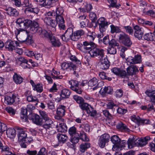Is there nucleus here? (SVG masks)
<instances>
[{"label": "nucleus", "instance_id": "1", "mask_svg": "<svg viewBox=\"0 0 155 155\" xmlns=\"http://www.w3.org/2000/svg\"><path fill=\"white\" fill-rule=\"evenodd\" d=\"M16 22L19 27L21 28L19 29H16L15 30V33L17 38L18 37L19 39H18V40L20 42H25L28 44H31L32 41L31 38L30 37L28 36L26 31L24 34L22 33H21V35L23 34V35L21 38V36L20 34L21 32L25 31V28L30 25L32 21L28 19H25L23 18H19L17 19Z\"/></svg>", "mask_w": 155, "mask_h": 155}, {"label": "nucleus", "instance_id": "2", "mask_svg": "<svg viewBox=\"0 0 155 155\" xmlns=\"http://www.w3.org/2000/svg\"><path fill=\"white\" fill-rule=\"evenodd\" d=\"M119 41L126 46L129 47L132 44L130 37L124 33L123 32L119 35Z\"/></svg>", "mask_w": 155, "mask_h": 155}, {"label": "nucleus", "instance_id": "3", "mask_svg": "<svg viewBox=\"0 0 155 155\" xmlns=\"http://www.w3.org/2000/svg\"><path fill=\"white\" fill-rule=\"evenodd\" d=\"M80 107L82 110H85L91 116H94L96 114V110H94L93 108L87 103L84 102Z\"/></svg>", "mask_w": 155, "mask_h": 155}, {"label": "nucleus", "instance_id": "4", "mask_svg": "<svg viewBox=\"0 0 155 155\" xmlns=\"http://www.w3.org/2000/svg\"><path fill=\"white\" fill-rule=\"evenodd\" d=\"M141 61V56L138 54L135 55L134 57L129 56L127 59V62L129 65L140 63Z\"/></svg>", "mask_w": 155, "mask_h": 155}, {"label": "nucleus", "instance_id": "5", "mask_svg": "<svg viewBox=\"0 0 155 155\" xmlns=\"http://www.w3.org/2000/svg\"><path fill=\"white\" fill-rule=\"evenodd\" d=\"M69 83L71 85L70 87L71 89L75 91L78 94H81L82 91L80 89H79V84L78 81L71 80L69 81Z\"/></svg>", "mask_w": 155, "mask_h": 155}, {"label": "nucleus", "instance_id": "6", "mask_svg": "<svg viewBox=\"0 0 155 155\" xmlns=\"http://www.w3.org/2000/svg\"><path fill=\"white\" fill-rule=\"evenodd\" d=\"M5 102L8 104L11 105L15 102H18L19 98L15 94H12L10 96H6L5 97Z\"/></svg>", "mask_w": 155, "mask_h": 155}, {"label": "nucleus", "instance_id": "7", "mask_svg": "<svg viewBox=\"0 0 155 155\" xmlns=\"http://www.w3.org/2000/svg\"><path fill=\"white\" fill-rule=\"evenodd\" d=\"M38 32L37 34L42 38H50L51 37L53 36L51 31H48L45 29H42V28H40L38 30Z\"/></svg>", "mask_w": 155, "mask_h": 155}, {"label": "nucleus", "instance_id": "8", "mask_svg": "<svg viewBox=\"0 0 155 155\" xmlns=\"http://www.w3.org/2000/svg\"><path fill=\"white\" fill-rule=\"evenodd\" d=\"M89 53L93 57L100 56H104V50L102 49H100L97 48H93L89 51Z\"/></svg>", "mask_w": 155, "mask_h": 155}, {"label": "nucleus", "instance_id": "9", "mask_svg": "<svg viewBox=\"0 0 155 155\" xmlns=\"http://www.w3.org/2000/svg\"><path fill=\"white\" fill-rule=\"evenodd\" d=\"M31 27L30 28V31L32 33H37L38 32V30L41 27H39L38 20H35L32 21L31 24Z\"/></svg>", "mask_w": 155, "mask_h": 155}, {"label": "nucleus", "instance_id": "10", "mask_svg": "<svg viewBox=\"0 0 155 155\" xmlns=\"http://www.w3.org/2000/svg\"><path fill=\"white\" fill-rule=\"evenodd\" d=\"M97 23L99 26V29L101 32L106 31L105 27L107 26V22L105 21V18L104 17H101L97 21Z\"/></svg>", "mask_w": 155, "mask_h": 155}, {"label": "nucleus", "instance_id": "11", "mask_svg": "<svg viewBox=\"0 0 155 155\" xmlns=\"http://www.w3.org/2000/svg\"><path fill=\"white\" fill-rule=\"evenodd\" d=\"M55 16L56 22L57 23V24H58L59 28L63 30L64 29L65 26L64 25V21L63 16Z\"/></svg>", "mask_w": 155, "mask_h": 155}, {"label": "nucleus", "instance_id": "12", "mask_svg": "<svg viewBox=\"0 0 155 155\" xmlns=\"http://www.w3.org/2000/svg\"><path fill=\"white\" fill-rule=\"evenodd\" d=\"M127 73L128 75H133L137 73L139 70L137 67L134 65H131L127 68Z\"/></svg>", "mask_w": 155, "mask_h": 155}, {"label": "nucleus", "instance_id": "13", "mask_svg": "<svg viewBox=\"0 0 155 155\" xmlns=\"http://www.w3.org/2000/svg\"><path fill=\"white\" fill-rule=\"evenodd\" d=\"M44 23L47 25L51 26L54 28L57 25V23L55 20H53L51 18L46 16L44 18Z\"/></svg>", "mask_w": 155, "mask_h": 155}, {"label": "nucleus", "instance_id": "14", "mask_svg": "<svg viewBox=\"0 0 155 155\" xmlns=\"http://www.w3.org/2000/svg\"><path fill=\"white\" fill-rule=\"evenodd\" d=\"M18 137L19 141L23 142L26 140V139H28L27 137V133L25 132V131L22 129L19 130L18 134Z\"/></svg>", "mask_w": 155, "mask_h": 155}, {"label": "nucleus", "instance_id": "15", "mask_svg": "<svg viewBox=\"0 0 155 155\" xmlns=\"http://www.w3.org/2000/svg\"><path fill=\"white\" fill-rule=\"evenodd\" d=\"M56 127L58 132L65 133L67 131V127L64 123L58 122Z\"/></svg>", "mask_w": 155, "mask_h": 155}, {"label": "nucleus", "instance_id": "16", "mask_svg": "<svg viewBox=\"0 0 155 155\" xmlns=\"http://www.w3.org/2000/svg\"><path fill=\"white\" fill-rule=\"evenodd\" d=\"M145 94L149 97L152 102L155 103V90H147L145 91Z\"/></svg>", "mask_w": 155, "mask_h": 155}, {"label": "nucleus", "instance_id": "17", "mask_svg": "<svg viewBox=\"0 0 155 155\" xmlns=\"http://www.w3.org/2000/svg\"><path fill=\"white\" fill-rule=\"evenodd\" d=\"M30 93L29 91H27L25 93V95L27 97V100L29 102H35V105L36 106L38 104L39 101L36 97H33Z\"/></svg>", "mask_w": 155, "mask_h": 155}, {"label": "nucleus", "instance_id": "18", "mask_svg": "<svg viewBox=\"0 0 155 155\" xmlns=\"http://www.w3.org/2000/svg\"><path fill=\"white\" fill-rule=\"evenodd\" d=\"M6 13L11 16L16 17L18 16L19 13L18 11L15 8L9 7L6 9Z\"/></svg>", "mask_w": 155, "mask_h": 155}, {"label": "nucleus", "instance_id": "19", "mask_svg": "<svg viewBox=\"0 0 155 155\" xmlns=\"http://www.w3.org/2000/svg\"><path fill=\"white\" fill-rule=\"evenodd\" d=\"M84 34V31L82 30L76 31L74 33L73 36L72 37V40L74 41H77Z\"/></svg>", "mask_w": 155, "mask_h": 155}, {"label": "nucleus", "instance_id": "20", "mask_svg": "<svg viewBox=\"0 0 155 155\" xmlns=\"http://www.w3.org/2000/svg\"><path fill=\"white\" fill-rule=\"evenodd\" d=\"M106 137L107 134H104L101 135L99 138L98 144L101 148H103L105 146L107 142Z\"/></svg>", "mask_w": 155, "mask_h": 155}, {"label": "nucleus", "instance_id": "21", "mask_svg": "<svg viewBox=\"0 0 155 155\" xmlns=\"http://www.w3.org/2000/svg\"><path fill=\"white\" fill-rule=\"evenodd\" d=\"M32 120L34 124L38 125H41L43 123L42 119L37 114H35L33 116Z\"/></svg>", "mask_w": 155, "mask_h": 155}, {"label": "nucleus", "instance_id": "22", "mask_svg": "<svg viewBox=\"0 0 155 155\" xmlns=\"http://www.w3.org/2000/svg\"><path fill=\"white\" fill-rule=\"evenodd\" d=\"M10 40H8L5 43V48L9 51H12L15 49L14 43Z\"/></svg>", "mask_w": 155, "mask_h": 155}, {"label": "nucleus", "instance_id": "23", "mask_svg": "<svg viewBox=\"0 0 155 155\" xmlns=\"http://www.w3.org/2000/svg\"><path fill=\"white\" fill-rule=\"evenodd\" d=\"M66 107L62 105L59 106L56 110V114L60 116H62L65 115Z\"/></svg>", "mask_w": 155, "mask_h": 155}, {"label": "nucleus", "instance_id": "24", "mask_svg": "<svg viewBox=\"0 0 155 155\" xmlns=\"http://www.w3.org/2000/svg\"><path fill=\"white\" fill-rule=\"evenodd\" d=\"M117 128L123 132H129L130 129L126 125L122 122H120L117 125Z\"/></svg>", "mask_w": 155, "mask_h": 155}, {"label": "nucleus", "instance_id": "25", "mask_svg": "<svg viewBox=\"0 0 155 155\" xmlns=\"http://www.w3.org/2000/svg\"><path fill=\"white\" fill-rule=\"evenodd\" d=\"M0 148L3 155H10L12 152L10 151L9 147L7 146H3L2 145Z\"/></svg>", "mask_w": 155, "mask_h": 155}, {"label": "nucleus", "instance_id": "26", "mask_svg": "<svg viewBox=\"0 0 155 155\" xmlns=\"http://www.w3.org/2000/svg\"><path fill=\"white\" fill-rule=\"evenodd\" d=\"M73 29L71 28H68L64 34L67 40L71 39L72 40V37L73 36Z\"/></svg>", "mask_w": 155, "mask_h": 155}, {"label": "nucleus", "instance_id": "27", "mask_svg": "<svg viewBox=\"0 0 155 155\" xmlns=\"http://www.w3.org/2000/svg\"><path fill=\"white\" fill-rule=\"evenodd\" d=\"M51 41L52 45L54 47H59L61 45V43L59 41V40L55 38L53 35L50 38V39Z\"/></svg>", "mask_w": 155, "mask_h": 155}, {"label": "nucleus", "instance_id": "28", "mask_svg": "<svg viewBox=\"0 0 155 155\" xmlns=\"http://www.w3.org/2000/svg\"><path fill=\"white\" fill-rule=\"evenodd\" d=\"M57 137L60 143H64L68 140V137L65 134H57Z\"/></svg>", "mask_w": 155, "mask_h": 155}, {"label": "nucleus", "instance_id": "29", "mask_svg": "<svg viewBox=\"0 0 155 155\" xmlns=\"http://www.w3.org/2000/svg\"><path fill=\"white\" fill-rule=\"evenodd\" d=\"M6 135L11 138H13L16 135L15 130L14 128H8L6 130Z\"/></svg>", "mask_w": 155, "mask_h": 155}, {"label": "nucleus", "instance_id": "30", "mask_svg": "<svg viewBox=\"0 0 155 155\" xmlns=\"http://www.w3.org/2000/svg\"><path fill=\"white\" fill-rule=\"evenodd\" d=\"M13 80L16 84H19L23 81V78L20 75L15 73L13 76Z\"/></svg>", "mask_w": 155, "mask_h": 155}, {"label": "nucleus", "instance_id": "31", "mask_svg": "<svg viewBox=\"0 0 155 155\" xmlns=\"http://www.w3.org/2000/svg\"><path fill=\"white\" fill-rule=\"evenodd\" d=\"M71 93V91L67 89L62 90L61 92V96L63 98H68Z\"/></svg>", "mask_w": 155, "mask_h": 155}, {"label": "nucleus", "instance_id": "32", "mask_svg": "<svg viewBox=\"0 0 155 155\" xmlns=\"http://www.w3.org/2000/svg\"><path fill=\"white\" fill-rule=\"evenodd\" d=\"M144 38L147 41H155V36L151 32L145 34L144 35Z\"/></svg>", "mask_w": 155, "mask_h": 155}, {"label": "nucleus", "instance_id": "33", "mask_svg": "<svg viewBox=\"0 0 155 155\" xmlns=\"http://www.w3.org/2000/svg\"><path fill=\"white\" fill-rule=\"evenodd\" d=\"M90 147V144L87 142L81 143L80 146V151L84 153L88 148Z\"/></svg>", "mask_w": 155, "mask_h": 155}, {"label": "nucleus", "instance_id": "34", "mask_svg": "<svg viewBox=\"0 0 155 155\" xmlns=\"http://www.w3.org/2000/svg\"><path fill=\"white\" fill-rule=\"evenodd\" d=\"M99 80L96 78H93L88 82V84L89 86L93 87L96 85H98Z\"/></svg>", "mask_w": 155, "mask_h": 155}, {"label": "nucleus", "instance_id": "35", "mask_svg": "<svg viewBox=\"0 0 155 155\" xmlns=\"http://www.w3.org/2000/svg\"><path fill=\"white\" fill-rule=\"evenodd\" d=\"M110 27V32L111 33L113 34L114 33H119L121 31L120 28L117 26H115L114 25H111Z\"/></svg>", "mask_w": 155, "mask_h": 155}, {"label": "nucleus", "instance_id": "36", "mask_svg": "<svg viewBox=\"0 0 155 155\" xmlns=\"http://www.w3.org/2000/svg\"><path fill=\"white\" fill-rule=\"evenodd\" d=\"M107 1L109 4V5H108L109 7H115L117 8H118L120 6L119 4L118 5H117V0H107Z\"/></svg>", "mask_w": 155, "mask_h": 155}, {"label": "nucleus", "instance_id": "37", "mask_svg": "<svg viewBox=\"0 0 155 155\" xmlns=\"http://www.w3.org/2000/svg\"><path fill=\"white\" fill-rule=\"evenodd\" d=\"M79 139V134H77L76 135L71 136L70 140L72 143L76 144L78 142Z\"/></svg>", "mask_w": 155, "mask_h": 155}, {"label": "nucleus", "instance_id": "38", "mask_svg": "<svg viewBox=\"0 0 155 155\" xmlns=\"http://www.w3.org/2000/svg\"><path fill=\"white\" fill-rule=\"evenodd\" d=\"M107 109L113 110L114 107H117L118 105L115 104L113 100H107Z\"/></svg>", "mask_w": 155, "mask_h": 155}, {"label": "nucleus", "instance_id": "39", "mask_svg": "<svg viewBox=\"0 0 155 155\" xmlns=\"http://www.w3.org/2000/svg\"><path fill=\"white\" fill-rule=\"evenodd\" d=\"M88 38L91 41V43H92V41H94V38L96 36V33L94 32L88 31L87 34Z\"/></svg>", "mask_w": 155, "mask_h": 155}, {"label": "nucleus", "instance_id": "40", "mask_svg": "<svg viewBox=\"0 0 155 155\" xmlns=\"http://www.w3.org/2000/svg\"><path fill=\"white\" fill-rule=\"evenodd\" d=\"M68 132L71 136L79 134L77 132L76 128L74 126L68 129Z\"/></svg>", "mask_w": 155, "mask_h": 155}, {"label": "nucleus", "instance_id": "41", "mask_svg": "<svg viewBox=\"0 0 155 155\" xmlns=\"http://www.w3.org/2000/svg\"><path fill=\"white\" fill-rule=\"evenodd\" d=\"M73 98L79 104V106L84 102V99L81 97H79L77 95H74Z\"/></svg>", "mask_w": 155, "mask_h": 155}, {"label": "nucleus", "instance_id": "42", "mask_svg": "<svg viewBox=\"0 0 155 155\" xmlns=\"http://www.w3.org/2000/svg\"><path fill=\"white\" fill-rule=\"evenodd\" d=\"M146 144V142L144 141L142 138L140 139L135 142V145L138 147H142Z\"/></svg>", "mask_w": 155, "mask_h": 155}, {"label": "nucleus", "instance_id": "43", "mask_svg": "<svg viewBox=\"0 0 155 155\" xmlns=\"http://www.w3.org/2000/svg\"><path fill=\"white\" fill-rule=\"evenodd\" d=\"M33 89L34 91H36L38 92L41 93L43 90L42 85L41 84H38L35 86Z\"/></svg>", "mask_w": 155, "mask_h": 155}, {"label": "nucleus", "instance_id": "44", "mask_svg": "<svg viewBox=\"0 0 155 155\" xmlns=\"http://www.w3.org/2000/svg\"><path fill=\"white\" fill-rule=\"evenodd\" d=\"M108 37V39L109 41L108 43H109V46L108 47H114L116 46H119V44L118 43H117L115 40L114 39H112L110 41L109 38L108 37V36L107 35V38Z\"/></svg>", "mask_w": 155, "mask_h": 155}, {"label": "nucleus", "instance_id": "45", "mask_svg": "<svg viewBox=\"0 0 155 155\" xmlns=\"http://www.w3.org/2000/svg\"><path fill=\"white\" fill-rule=\"evenodd\" d=\"M137 121L139 123V125L140 124H150V121L149 119H144L141 118H139L136 119Z\"/></svg>", "mask_w": 155, "mask_h": 155}, {"label": "nucleus", "instance_id": "46", "mask_svg": "<svg viewBox=\"0 0 155 155\" xmlns=\"http://www.w3.org/2000/svg\"><path fill=\"white\" fill-rule=\"evenodd\" d=\"M111 142L114 144H117L120 142V139L117 135H114L111 138Z\"/></svg>", "mask_w": 155, "mask_h": 155}, {"label": "nucleus", "instance_id": "47", "mask_svg": "<svg viewBox=\"0 0 155 155\" xmlns=\"http://www.w3.org/2000/svg\"><path fill=\"white\" fill-rule=\"evenodd\" d=\"M64 10L61 7H59L57 8L55 12V16H63Z\"/></svg>", "mask_w": 155, "mask_h": 155}, {"label": "nucleus", "instance_id": "48", "mask_svg": "<svg viewBox=\"0 0 155 155\" xmlns=\"http://www.w3.org/2000/svg\"><path fill=\"white\" fill-rule=\"evenodd\" d=\"M143 32L142 31H135L134 33V36L136 38L140 39L142 38L143 35Z\"/></svg>", "mask_w": 155, "mask_h": 155}, {"label": "nucleus", "instance_id": "49", "mask_svg": "<svg viewBox=\"0 0 155 155\" xmlns=\"http://www.w3.org/2000/svg\"><path fill=\"white\" fill-rule=\"evenodd\" d=\"M124 28L126 32L129 34L132 35L133 33V30L131 27L129 26H124Z\"/></svg>", "mask_w": 155, "mask_h": 155}, {"label": "nucleus", "instance_id": "50", "mask_svg": "<svg viewBox=\"0 0 155 155\" xmlns=\"http://www.w3.org/2000/svg\"><path fill=\"white\" fill-rule=\"evenodd\" d=\"M37 155H48L47 151L45 148H41Z\"/></svg>", "mask_w": 155, "mask_h": 155}, {"label": "nucleus", "instance_id": "51", "mask_svg": "<svg viewBox=\"0 0 155 155\" xmlns=\"http://www.w3.org/2000/svg\"><path fill=\"white\" fill-rule=\"evenodd\" d=\"M108 53L111 54H114L116 53V49L114 47H108L107 49Z\"/></svg>", "mask_w": 155, "mask_h": 155}, {"label": "nucleus", "instance_id": "52", "mask_svg": "<svg viewBox=\"0 0 155 155\" xmlns=\"http://www.w3.org/2000/svg\"><path fill=\"white\" fill-rule=\"evenodd\" d=\"M7 129L6 125L2 123H0V133H2Z\"/></svg>", "mask_w": 155, "mask_h": 155}, {"label": "nucleus", "instance_id": "53", "mask_svg": "<svg viewBox=\"0 0 155 155\" xmlns=\"http://www.w3.org/2000/svg\"><path fill=\"white\" fill-rule=\"evenodd\" d=\"M6 111L9 114L12 115H14L15 113V110H14L12 107H9L6 108Z\"/></svg>", "mask_w": 155, "mask_h": 155}, {"label": "nucleus", "instance_id": "54", "mask_svg": "<svg viewBox=\"0 0 155 155\" xmlns=\"http://www.w3.org/2000/svg\"><path fill=\"white\" fill-rule=\"evenodd\" d=\"M53 73L54 74H57V75L55 76L53 75V74H51V75L52 76V78L54 79H61L62 78V76H58V75L59 74H60V72H58L57 71L54 70L53 71Z\"/></svg>", "mask_w": 155, "mask_h": 155}, {"label": "nucleus", "instance_id": "55", "mask_svg": "<svg viewBox=\"0 0 155 155\" xmlns=\"http://www.w3.org/2000/svg\"><path fill=\"white\" fill-rule=\"evenodd\" d=\"M143 13L146 15H147L152 17L155 16V13L153 10H150L147 11H145L143 10Z\"/></svg>", "mask_w": 155, "mask_h": 155}, {"label": "nucleus", "instance_id": "56", "mask_svg": "<svg viewBox=\"0 0 155 155\" xmlns=\"http://www.w3.org/2000/svg\"><path fill=\"white\" fill-rule=\"evenodd\" d=\"M115 93L116 97L120 98L122 96L123 92L121 89H119L117 90L116 91Z\"/></svg>", "mask_w": 155, "mask_h": 155}, {"label": "nucleus", "instance_id": "57", "mask_svg": "<svg viewBox=\"0 0 155 155\" xmlns=\"http://www.w3.org/2000/svg\"><path fill=\"white\" fill-rule=\"evenodd\" d=\"M134 143H135L134 142L133 140L129 139L127 143L128 147L130 149L132 148L134 146Z\"/></svg>", "mask_w": 155, "mask_h": 155}, {"label": "nucleus", "instance_id": "58", "mask_svg": "<svg viewBox=\"0 0 155 155\" xmlns=\"http://www.w3.org/2000/svg\"><path fill=\"white\" fill-rule=\"evenodd\" d=\"M127 109L118 107L117 110V112L118 114H124L127 113Z\"/></svg>", "mask_w": 155, "mask_h": 155}, {"label": "nucleus", "instance_id": "59", "mask_svg": "<svg viewBox=\"0 0 155 155\" xmlns=\"http://www.w3.org/2000/svg\"><path fill=\"white\" fill-rule=\"evenodd\" d=\"M118 76L122 77L123 78H124L127 76V73L125 70H123L120 68Z\"/></svg>", "mask_w": 155, "mask_h": 155}, {"label": "nucleus", "instance_id": "60", "mask_svg": "<svg viewBox=\"0 0 155 155\" xmlns=\"http://www.w3.org/2000/svg\"><path fill=\"white\" fill-rule=\"evenodd\" d=\"M31 4L29 1V0H24L23 2V3L21 4V6L23 7H32Z\"/></svg>", "mask_w": 155, "mask_h": 155}, {"label": "nucleus", "instance_id": "61", "mask_svg": "<svg viewBox=\"0 0 155 155\" xmlns=\"http://www.w3.org/2000/svg\"><path fill=\"white\" fill-rule=\"evenodd\" d=\"M39 112L40 115H41L44 120L47 119V118L49 117L47 114H46L45 112L40 110L39 111Z\"/></svg>", "mask_w": 155, "mask_h": 155}, {"label": "nucleus", "instance_id": "62", "mask_svg": "<svg viewBox=\"0 0 155 155\" xmlns=\"http://www.w3.org/2000/svg\"><path fill=\"white\" fill-rule=\"evenodd\" d=\"M99 92L102 96H105L107 93V87L105 86L104 88H102L100 91Z\"/></svg>", "mask_w": 155, "mask_h": 155}, {"label": "nucleus", "instance_id": "63", "mask_svg": "<svg viewBox=\"0 0 155 155\" xmlns=\"http://www.w3.org/2000/svg\"><path fill=\"white\" fill-rule=\"evenodd\" d=\"M21 113L23 115L22 117V116L21 117V118H23V119L25 118V119H26L27 118V116L26 115L27 113V110L26 109L22 108L21 110Z\"/></svg>", "mask_w": 155, "mask_h": 155}, {"label": "nucleus", "instance_id": "64", "mask_svg": "<svg viewBox=\"0 0 155 155\" xmlns=\"http://www.w3.org/2000/svg\"><path fill=\"white\" fill-rule=\"evenodd\" d=\"M113 119V117L111 114H110L109 111L107 110V122L109 124H112V120Z\"/></svg>", "mask_w": 155, "mask_h": 155}]
</instances>
